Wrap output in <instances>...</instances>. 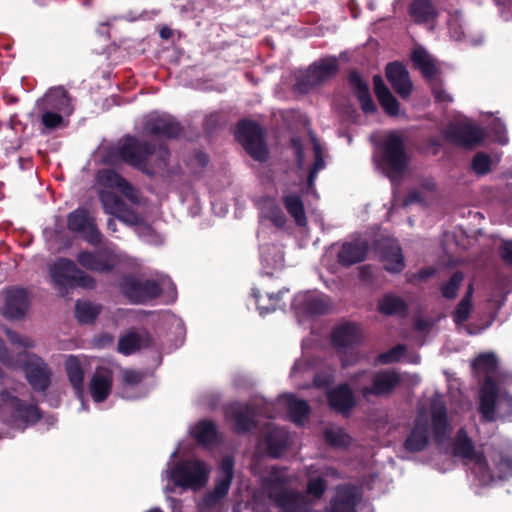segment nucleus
<instances>
[{
    "instance_id": "obj_1",
    "label": "nucleus",
    "mask_w": 512,
    "mask_h": 512,
    "mask_svg": "<svg viewBox=\"0 0 512 512\" xmlns=\"http://www.w3.org/2000/svg\"><path fill=\"white\" fill-rule=\"evenodd\" d=\"M473 367L484 377L478 406L482 422L496 421L500 412L512 417V375L499 372L497 358L492 353L479 355Z\"/></svg>"
},
{
    "instance_id": "obj_2",
    "label": "nucleus",
    "mask_w": 512,
    "mask_h": 512,
    "mask_svg": "<svg viewBox=\"0 0 512 512\" xmlns=\"http://www.w3.org/2000/svg\"><path fill=\"white\" fill-rule=\"evenodd\" d=\"M288 475L285 469L271 467L261 477L263 493L280 512H309L327 488L322 476L310 477L307 494L287 487Z\"/></svg>"
},
{
    "instance_id": "obj_3",
    "label": "nucleus",
    "mask_w": 512,
    "mask_h": 512,
    "mask_svg": "<svg viewBox=\"0 0 512 512\" xmlns=\"http://www.w3.org/2000/svg\"><path fill=\"white\" fill-rule=\"evenodd\" d=\"M454 453L467 460L473 481L479 486H488L496 480L512 476V447L487 452L494 465L492 470L486 457L476 453L472 440L462 428L458 431L453 445Z\"/></svg>"
},
{
    "instance_id": "obj_4",
    "label": "nucleus",
    "mask_w": 512,
    "mask_h": 512,
    "mask_svg": "<svg viewBox=\"0 0 512 512\" xmlns=\"http://www.w3.org/2000/svg\"><path fill=\"white\" fill-rule=\"evenodd\" d=\"M429 417H431L432 421L434 438L439 444L449 436L451 427L447 417L444 397L439 393H435L430 400L429 412L424 405H418L413 428L404 442V447L407 451L419 452L428 445L430 438Z\"/></svg>"
},
{
    "instance_id": "obj_5",
    "label": "nucleus",
    "mask_w": 512,
    "mask_h": 512,
    "mask_svg": "<svg viewBox=\"0 0 512 512\" xmlns=\"http://www.w3.org/2000/svg\"><path fill=\"white\" fill-rule=\"evenodd\" d=\"M117 155L127 164L147 173L167 167L169 151L162 143L156 147L133 136H127L116 147Z\"/></svg>"
},
{
    "instance_id": "obj_6",
    "label": "nucleus",
    "mask_w": 512,
    "mask_h": 512,
    "mask_svg": "<svg viewBox=\"0 0 512 512\" xmlns=\"http://www.w3.org/2000/svg\"><path fill=\"white\" fill-rule=\"evenodd\" d=\"M179 452L180 447H177L171 453L162 478L182 489L200 490L209 480L211 466L198 458L176 461Z\"/></svg>"
},
{
    "instance_id": "obj_7",
    "label": "nucleus",
    "mask_w": 512,
    "mask_h": 512,
    "mask_svg": "<svg viewBox=\"0 0 512 512\" xmlns=\"http://www.w3.org/2000/svg\"><path fill=\"white\" fill-rule=\"evenodd\" d=\"M0 362L15 368L23 366L26 378L35 391L44 392L50 385L51 372L47 364L37 355L25 351L12 355L0 339Z\"/></svg>"
},
{
    "instance_id": "obj_8",
    "label": "nucleus",
    "mask_w": 512,
    "mask_h": 512,
    "mask_svg": "<svg viewBox=\"0 0 512 512\" xmlns=\"http://www.w3.org/2000/svg\"><path fill=\"white\" fill-rule=\"evenodd\" d=\"M121 290L132 303L142 304L166 294L169 301L176 299V288L170 278L162 276L156 279L140 280L125 276L121 281Z\"/></svg>"
},
{
    "instance_id": "obj_9",
    "label": "nucleus",
    "mask_w": 512,
    "mask_h": 512,
    "mask_svg": "<svg viewBox=\"0 0 512 512\" xmlns=\"http://www.w3.org/2000/svg\"><path fill=\"white\" fill-rule=\"evenodd\" d=\"M378 158L382 169L392 181H395L396 177L404 172L407 166V154L400 132L393 131L385 137L379 147V155L375 156V160Z\"/></svg>"
},
{
    "instance_id": "obj_10",
    "label": "nucleus",
    "mask_w": 512,
    "mask_h": 512,
    "mask_svg": "<svg viewBox=\"0 0 512 512\" xmlns=\"http://www.w3.org/2000/svg\"><path fill=\"white\" fill-rule=\"evenodd\" d=\"M39 418L40 412L35 404H26L7 390L0 393V419L3 422L23 429Z\"/></svg>"
},
{
    "instance_id": "obj_11",
    "label": "nucleus",
    "mask_w": 512,
    "mask_h": 512,
    "mask_svg": "<svg viewBox=\"0 0 512 512\" xmlns=\"http://www.w3.org/2000/svg\"><path fill=\"white\" fill-rule=\"evenodd\" d=\"M292 147L299 170L307 172V184L310 189H313L317 173L326 166L323 149L314 137H311L305 145H302L299 139L294 138L292 139Z\"/></svg>"
},
{
    "instance_id": "obj_12",
    "label": "nucleus",
    "mask_w": 512,
    "mask_h": 512,
    "mask_svg": "<svg viewBox=\"0 0 512 512\" xmlns=\"http://www.w3.org/2000/svg\"><path fill=\"white\" fill-rule=\"evenodd\" d=\"M338 70V60L334 56L325 57L312 63L307 69L296 74L295 88L300 93H308L313 88L331 79Z\"/></svg>"
},
{
    "instance_id": "obj_13",
    "label": "nucleus",
    "mask_w": 512,
    "mask_h": 512,
    "mask_svg": "<svg viewBox=\"0 0 512 512\" xmlns=\"http://www.w3.org/2000/svg\"><path fill=\"white\" fill-rule=\"evenodd\" d=\"M235 136L247 153L257 161H265L268 156L262 129L254 122L242 120L238 123Z\"/></svg>"
},
{
    "instance_id": "obj_14",
    "label": "nucleus",
    "mask_w": 512,
    "mask_h": 512,
    "mask_svg": "<svg viewBox=\"0 0 512 512\" xmlns=\"http://www.w3.org/2000/svg\"><path fill=\"white\" fill-rule=\"evenodd\" d=\"M234 476V461L230 456L222 458L215 482V487L207 493L201 503L202 508H214L220 505L228 494Z\"/></svg>"
},
{
    "instance_id": "obj_15",
    "label": "nucleus",
    "mask_w": 512,
    "mask_h": 512,
    "mask_svg": "<svg viewBox=\"0 0 512 512\" xmlns=\"http://www.w3.org/2000/svg\"><path fill=\"white\" fill-rule=\"evenodd\" d=\"M412 61L423 76L431 82V89L438 102L449 103L452 96L445 91L442 84L435 78L437 68L434 58L422 47H416L412 52Z\"/></svg>"
},
{
    "instance_id": "obj_16",
    "label": "nucleus",
    "mask_w": 512,
    "mask_h": 512,
    "mask_svg": "<svg viewBox=\"0 0 512 512\" xmlns=\"http://www.w3.org/2000/svg\"><path fill=\"white\" fill-rule=\"evenodd\" d=\"M445 138L450 142L472 147L483 139V131L468 119L458 120L451 123L444 132Z\"/></svg>"
},
{
    "instance_id": "obj_17",
    "label": "nucleus",
    "mask_w": 512,
    "mask_h": 512,
    "mask_svg": "<svg viewBox=\"0 0 512 512\" xmlns=\"http://www.w3.org/2000/svg\"><path fill=\"white\" fill-rule=\"evenodd\" d=\"M77 262L83 268L94 272H109L120 263V256L108 248L97 251H81Z\"/></svg>"
},
{
    "instance_id": "obj_18",
    "label": "nucleus",
    "mask_w": 512,
    "mask_h": 512,
    "mask_svg": "<svg viewBox=\"0 0 512 512\" xmlns=\"http://www.w3.org/2000/svg\"><path fill=\"white\" fill-rule=\"evenodd\" d=\"M181 131L179 123L168 114L151 113L143 123V134L157 138H175Z\"/></svg>"
},
{
    "instance_id": "obj_19",
    "label": "nucleus",
    "mask_w": 512,
    "mask_h": 512,
    "mask_svg": "<svg viewBox=\"0 0 512 512\" xmlns=\"http://www.w3.org/2000/svg\"><path fill=\"white\" fill-rule=\"evenodd\" d=\"M99 198L105 213L115 216L128 225H138L141 222L140 216L112 191L107 189L100 190Z\"/></svg>"
},
{
    "instance_id": "obj_20",
    "label": "nucleus",
    "mask_w": 512,
    "mask_h": 512,
    "mask_svg": "<svg viewBox=\"0 0 512 512\" xmlns=\"http://www.w3.org/2000/svg\"><path fill=\"white\" fill-rule=\"evenodd\" d=\"M67 222L69 230L79 233L89 244H100L101 234L95 225L94 219L86 209L79 208L71 212Z\"/></svg>"
},
{
    "instance_id": "obj_21",
    "label": "nucleus",
    "mask_w": 512,
    "mask_h": 512,
    "mask_svg": "<svg viewBox=\"0 0 512 512\" xmlns=\"http://www.w3.org/2000/svg\"><path fill=\"white\" fill-rule=\"evenodd\" d=\"M330 304V299L325 294L318 291H307L298 293L291 305L299 313L314 316L324 314Z\"/></svg>"
},
{
    "instance_id": "obj_22",
    "label": "nucleus",
    "mask_w": 512,
    "mask_h": 512,
    "mask_svg": "<svg viewBox=\"0 0 512 512\" xmlns=\"http://www.w3.org/2000/svg\"><path fill=\"white\" fill-rule=\"evenodd\" d=\"M399 382L400 378L396 372L383 370L372 376L371 385L362 386L359 388V391L364 398L383 396L390 394Z\"/></svg>"
},
{
    "instance_id": "obj_23",
    "label": "nucleus",
    "mask_w": 512,
    "mask_h": 512,
    "mask_svg": "<svg viewBox=\"0 0 512 512\" xmlns=\"http://www.w3.org/2000/svg\"><path fill=\"white\" fill-rule=\"evenodd\" d=\"M35 106L69 116L74 111L72 100L68 95V92L62 86L48 89L43 97L36 101Z\"/></svg>"
},
{
    "instance_id": "obj_24",
    "label": "nucleus",
    "mask_w": 512,
    "mask_h": 512,
    "mask_svg": "<svg viewBox=\"0 0 512 512\" xmlns=\"http://www.w3.org/2000/svg\"><path fill=\"white\" fill-rule=\"evenodd\" d=\"M97 182L105 189H118L123 196L133 204L141 201L138 191L131 186L122 176L111 169H102L97 173Z\"/></svg>"
},
{
    "instance_id": "obj_25",
    "label": "nucleus",
    "mask_w": 512,
    "mask_h": 512,
    "mask_svg": "<svg viewBox=\"0 0 512 512\" xmlns=\"http://www.w3.org/2000/svg\"><path fill=\"white\" fill-rule=\"evenodd\" d=\"M29 307V295L23 288H10L5 292V304L1 314L8 319L23 318Z\"/></svg>"
},
{
    "instance_id": "obj_26",
    "label": "nucleus",
    "mask_w": 512,
    "mask_h": 512,
    "mask_svg": "<svg viewBox=\"0 0 512 512\" xmlns=\"http://www.w3.org/2000/svg\"><path fill=\"white\" fill-rule=\"evenodd\" d=\"M113 374L109 368L99 367L88 385L89 393L95 403L104 402L112 391Z\"/></svg>"
},
{
    "instance_id": "obj_27",
    "label": "nucleus",
    "mask_w": 512,
    "mask_h": 512,
    "mask_svg": "<svg viewBox=\"0 0 512 512\" xmlns=\"http://www.w3.org/2000/svg\"><path fill=\"white\" fill-rule=\"evenodd\" d=\"M141 348L159 349V346L149 333L144 330H130L119 339L118 350L124 355H130Z\"/></svg>"
},
{
    "instance_id": "obj_28",
    "label": "nucleus",
    "mask_w": 512,
    "mask_h": 512,
    "mask_svg": "<svg viewBox=\"0 0 512 512\" xmlns=\"http://www.w3.org/2000/svg\"><path fill=\"white\" fill-rule=\"evenodd\" d=\"M78 268L69 259L60 258L50 266V276L54 285L62 289L74 286L75 276Z\"/></svg>"
},
{
    "instance_id": "obj_29",
    "label": "nucleus",
    "mask_w": 512,
    "mask_h": 512,
    "mask_svg": "<svg viewBox=\"0 0 512 512\" xmlns=\"http://www.w3.org/2000/svg\"><path fill=\"white\" fill-rule=\"evenodd\" d=\"M360 499L358 488L350 485L339 486L326 512H356L355 507Z\"/></svg>"
},
{
    "instance_id": "obj_30",
    "label": "nucleus",
    "mask_w": 512,
    "mask_h": 512,
    "mask_svg": "<svg viewBox=\"0 0 512 512\" xmlns=\"http://www.w3.org/2000/svg\"><path fill=\"white\" fill-rule=\"evenodd\" d=\"M226 414L239 433L249 431L255 424L256 411L253 405L233 403L227 408Z\"/></svg>"
},
{
    "instance_id": "obj_31",
    "label": "nucleus",
    "mask_w": 512,
    "mask_h": 512,
    "mask_svg": "<svg viewBox=\"0 0 512 512\" xmlns=\"http://www.w3.org/2000/svg\"><path fill=\"white\" fill-rule=\"evenodd\" d=\"M361 339V328L353 323H341L333 329L331 334L332 343L337 349L353 348Z\"/></svg>"
},
{
    "instance_id": "obj_32",
    "label": "nucleus",
    "mask_w": 512,
    "mask_h": 512,
    "mask_svg": "<svg viewBox=\"0 0 512 512\" xmlns=\"http://www.w3.org/2000/svg\"><path fill=\"white\" fill-rule=\"evenodd\" d=\"M386 77L400 97L405 99L410 95L412 83L403 65L397 62L388 64L386 67Z\"/></svg>"
},
{
    "instance_id": "obj_33",
    "label": "nucleus",
    "mask_w": 512,
    "mask_h": 512,
    "mask_svg": "<svg viewBox=\"0 0 512 512\" xmlns=\"http://www.w3.org/2000/svg\"><path fill=\"white\" fill-rule=\"evenodd\" d=\"M368 242L364 238L345 242L338 253V261L344 266H350L365 259L368 251Z\"/></svg>"
},
{
    "instance_id": "obj_34",
    "label": "nucleus",
    "mask_w": 512,
    "mask_h": 512,
    "mask_svg": "<svg viewBox=\"0 0 512 512\" xmlns=\"http://www.w3.org/2000/svg\"><path fill=\"white\" fill-rule=\"evenodd\" d=\"M289 438L286 429L275 427L273 424L269 423L264 436V443L268 454L272 457H279L288 447Z\"/></svg>"
},
{
    "instance_id": "obj_35",
    "label": "nucleus",
    "mask_w": 512,
    "mask_h": 512,
    "mask_svg": "<svg viewBox=\"0 0 512 512\" xmlns=\"http://www.w3.org/2000/svg\"><path fill=\"white\" fill-rule=\"evenodd\" d=\"M144 376V373L137 370H123V386L121 389V397L128 400L144 397L147 394V391L141 386Z\"/></svg>"
},
{
    "instance_id": "obj_36",
    "label": "nucleus",
    "mask_w": 512,
    "mask_h": 512,
    "mask_svg": "<svg viewBox=\"0 0 512 512\" xmlns=\"http://www.w3.org/2000/svg\"><path fill=\"white\" fill-rule=\"evenodd\" d=\"M381 258L384 268L391 273H399L404 269V257L396 240L388 239L381 246Z\"/></svg>"
},
{
    "instance_id": "obj_37",
    "label": "nucleus",
    "mask_w": 512,
    "mask_h": 512,
    "mask_svg": "<svg viewBox=\"0 0 512 512\" xmlns=\"http://www.w3.org/2000/svg\"><path fill=\"white\" fill-rule=\"evenodd\" d=\"M65 369L75 395L81 401V409L87 411L88 405L84 399L83 388L84 374L80 360L76 356H69L65 362Z\"/></svg>"
},
{
    "instance_id": "obj_38",
    "label": "nucleus",
    "mask_w": 512,
    "mask_h": 512,
    "mask_svg": "<svg viewBox=\"0 0 512 512\" xmlns=\"http://www.w3.org/2000/svg\"><path fill=\"white\" fill-rule=\"evenodd\" d=\"M327 399L330 407L342 414H348L355 405L354 394L347 384L327 391Z\"/></svg>"
},
{
    "instance_id": "obj_39",
    "label": "nucleus",
    "mask_w": 512,
    "mask_h": 512,
    "mask_svg": "<svg viewBox=\"0 0 512 512\" xmlns=\"http://www.w3.org/2000/svg\"><path fill=\"white\" fill-rule=\"evenodd\" d=\"M33 114L40 122L39 130L42 134H48L56 129L66 127L67 122L65 119L69 117V115L37 106H35Z\"/></svg>"
},
{
    "instance_id": "obj_40",
    "label": "nucleus",
    "mask_w": 512,
    "mask_h": 512,
    "mask_svg": "<svg viewBox=\"0 0 512 512\" xmlns=\"http://www.w3.org/2000/svg\"><path fill=\"white\" fill-rule=\"evenodd\" d=\"M448 26L451 38H453L456 41H461L471 46L481 45L484 41V37L481 33H465L462 26V16L458 12H455L454 14L450 15V18L448 20Z\"/></svg>"
},
{
    "instance_id": "obj_41",
    "label": "nucleus",
    "mask_w": 512,
    "mask_h": 512,
    "mask_svg": "<svg viewBox=\"0 0 512 512\" xmlns=\"http://www.w3.org/2000/svg\"><path fill=\"white\" fill-rule=\"evenodd\" d=\"M287 292V289H282L277 294L265 293L263 295L259 289L253 288L252 295L256 301L257 309L259 310L260 315H265L275 311L276 309L284 308L286 305L282 301V296Z\"/></svg>"
},
{
    "instance_id": "obj_42",
    "label": "nucleus",
    "mask_w": 512,
    "mask_h": 512,
    "mask_svg": "<svg viewBox=\"0 0 512 512\" xmlns=\"http://www.w3.org/2000/svg\"><path fill=\"white\" fill-rule=\"evenodd\" d=\"M278 404L287 408L291 420L298 425L304 423L310 412L306 401L297 399L291 394L279 397Z\"/></svg>"
},
{
    "instance_id": "obj_43",
    "label": "nucleus",
    "mask_w": 512,
    "mask_h": 512,
    "mask_svg": "<svg viewBox=\"0 0 512 512\" xmlns=\"http://www.w3.org/2000/svg\"><path fill=\"white\" fill-rule=\"evenodd\" d=\"M473 285L470 284L468 289L462 298V300L458 303L453 312V321L459 330H464L467 334L472 335L475 332L472 331L467 325L466 322L470 317L472 311V296H473Z\"/></svg>"
},
{
    "instance_id": "obj_44",
    "label": "nucleus",
    "mask_w": 512,
    "mask_h": 512,
    "mask_svg": "<svg viewBox=\"0 0 512 512\" xmlns=\"http://www.w3.org/2000/svg\"><path fill=\"white\" fill-rule=\"evenodd\" d=\"M259 218L261 225L266 221L271 222L277 228H283L286 223V216L275 200L267 198L260 203Z\"/></svg>"
},
{
    "instance_id": "obj_45",
    "label": "nucleus",
    "mask_w": 512,
    "mask_h": 512,
    "mask_svg": "<svg viewBox=\"0 0 512 512\" xmlns=\"http://www.w3.org/2000/svg\"><path fill=\"white\" fill-rule=\"evenodd\" d=\"M373 82L375 94L385 112L391 116L398 115L399 103L385 85L382 77L379 75L374 76Z\"/></svg>"
},
{
    "instance_id": "obj_46",
    "label": "nucleus",
    "mask_w": 512,
    "mask_h": 512,
    "mask_svg": "<svg viewBox=\"0 0 512 512\" xmlns=\"http://www.w3.org/2000/svg\"><path fill=\"white\" fill-rule=\"evenodd\" d=\"M348 81L357 96L363 111L365 113H373L376 110V105L371 98L368 85L355 72L349 75Z\"/></svg>"
},
{
    "instance_id": "obj_47",
    "label": "nucleus",
    "mask_w": 512,
    "mask_h": 512,
    "mask_svg": "<svg viewBox=\"0 0 512 512\" xmlns=\"http://www.w3.org/2000/svg\"><path fill=\"white\" fill-rule=\"evenodd\" d=\"M191 433L200 444L205 446H212L219 440L215 424L208 420L198 422Z\"/></svg>"
},
{
    "instance_id": "obj_48",
    "label": "nucleus",
    "mask_w": 512,
    "mask_h": 512,
    "mask_svg": "<svg viewBox=\"0 0 512 512\" xmlns=\"http://www.w3.org/2000/svg\"><path fill=\"white\" fill-rule=\"evenodd\" d=\"M261 262L264 267L274 270L284 266V254L277 245H263L260 248Z\"/></svg>"
},
{
    "instance_id": "obj_49",
    "label": "nucleus",
    "mask_w": 512,
    "mask_h": 512,
    "mask_svg": "<svg viewBox=\"0 0 512 512\" xmlns=\"http://www.w3.org/2000/svg\"><path fill=\"white\" fill-rule=\"evenodd\" d=\"M101 308L99 304L87 300H78L75 304V315L79 322L89 324L98 317Z\"/></svg>"
},
{
    "instance_id": "obj_50",
    "label": "nucleus",
    "mask_w": 512,
    "mask_h": 512,
    "mask_svg": "<svg viewBox=\"0 0 512 512\" xmlns=\"http://www.w3.org/2000/svg\"><path fill=\"white\" fill-rule=\"evenodd\" d=\"M283 202L286 210L294 218L295 222L299 226H304L307 222L304 205L300 196L295 194H288L284 196Z\"/></svg>"
},
{
    "instance_id": "obj_51",
    "label": "nucleus",
    "mask_w": 512,
    "mask_h": 512,
    "mask_svg": "<svg viewBox=\"0 0 512 512\" xmlns=\"http://www.w3.org/2000/svg\"><path fill=\"white\" fill-rule=\"evenodd\" d=\"M410 14L417 22H428L435 17L436 11L429 0H414Z\"/></svg>"
},
{
    "instance_id": "obj_52",
    "label": "nucleus",
    "mask_w": 512,
    "mask_h": 512,
    "mask_svg": "<svg viewBox=\"0 0 512 512\" xmlns=\"http://www.w3.org/2000/svg\"><path fill=\"white\" fill-rule=\"evenodd\" d=\"M381 313L386 315L403 314L406 311L405 302L398 296L387 294L378 304Z\"/></svg>"
},
{
    "instance_id": "obj_53",
    "label": "nucleus",
    "mask_w": 512,
    "mask_h": 512,
    "mask_svg": "<svg viewBox=\"0 0 512 512\" xmlns=\"http://www.w3.org/2000/svg\"><path fill=\"white\" fill-rule=\"evenodd\" d=\"M326 441L337 448H345L350 442V436L339 426H329L324 431Z\"/></svg>"
},
{
    "instance_id": "obj_54",
    "label": "nucleus",
    "mask_w": 512,
    "mask_h": 512,
    "mask_svg": "<svg viewBox=\"0 0 512 512\" xmlns=\"http://www.w3.org/2000/svg\"><path fill=\"white\" fill-rule=\"evenodd\" d=\"M464 275L461 272H455L450 279L441 286L442 296L446 299H453L462 284Z\"/></svg>"
},
{
    "instance_id": "obj_55",
    "label": "nucleus",
    "mask_w": 512,
    "mask_h": 512,
    "mask_svg": "<svg viewBox=\"0 0 512 512\" xmlns=\"http://www.w3.org/2000/svg\"><path fill=\"white\" fill-rule=\"evenodd\" d=\"M491 158L483 152H478L472 159L471 168L478 175H485L491 169Z\"/></svg>"
},
{
    "instance_id": "obj_56",
    "label": "nucleus",
    "mask_w": 512,
    "mask_h": 512,
    "mask_svg": "<svg viewBox=\"0 0 512 512\" xmlns=\"http://www.w3.org/2000/svg\"><path fill=\"white\" fill-rule=\"evenodd\" d=\"M490 131L495 137V140L501 144L506 145L509 142V138L507 136L506 126L505 124L499 119L494 118L490 124H489Z\"/></svg>"
},
{
    "instance_id": "obj_57",
    "label": "nucleus",
    "mask_w": 512,
    "mask_h": 512,
    "mask_svg": "<svg viewBox=\"0 0 512 512\" xmlns=\"http://www.w3.org/2000/svg\"><path fill=\"white\" fill-rule=\"evenodd\" d=\"M405 351H406V346L403 344H398L395 347H393L392 349H390L389 351L378 355L377 362L383 363V364H388V363L398 361L399 359L404 357Z\"/></svg>"
},
{
    "instance_id": "obj_58",
    "label": "nucleus",
    "mask_w": 512,
    "mask_h": 512,
    "mask_svg": "<svg viewBox=\"0 0 512 512\" xmlns=\"http://www.w3.org/2000/svg\"><path fill=\"white\" fill-rule=\"evenodd\" d=\"M5 334L8 338V340L10 341V343L15 346H18V347H21L24 349L32 348L34 346V342L30 338L20 335L19 333L15 332L11 329L6 328Z\"/></svg>"
},
{
    "instance_id": "obj_59",
    "label": "nucleus",
    "mask_w": 512,
    "mask_h": 512,
    "mask_svg": "<svg viewBox=\"0 0 512 512\" xmlns=\"http://www.w3.org/2000/svg\"><path fill=\"white\" fill-rule=\"evenodd\" d=\"M338 350L341 353L340 360L343 368L357 364L362 358V355L359 352L353 351L352 348Z\"/></svg>"
},
{
    "instance_id": "obj_60",
    "label": "nucleus",
    "mask_w": 512,
    "mask_h": 512,
    "mask_svg": "<svg viewBox=\"0 0 512 512\" xmlns=\"http://www.w3.org/2000/svg\"><path fill=\"white\" fill-rule=\"evenodd\" d=\"M140 236L143 240L149 244L159 245L163 242V239L160 235H157L150 227L141 226L138 228Z\"/></svg>"
},
{
    "instance_id": "obj_61",
    "label": "nucleus",
    "mask_w": 512,
    "mask_h": 512,
    "mask_svg": "<svg viewBox=\"0 0 512 512\" xmlns=\"http://www.w3.org/2000/svg\"><path fill=\"white\" fill-rule=\"evenodd\" d=\"M334 379V370L328 369L325 371L318 372L314 377V384L316 387H328Z\"/></svg>"
},
{
    "instance_id": "obj_62",
    "label": "nucleus",
    "mask_w": 512,
    "mask_h": 512,
    "mask_svg": "<svg viewBox=\"0 0 512 512\" xmlns=\"http://www.w3.org/2000/svg\"><path fill=\"white\" fill-rule=\"evenodd\" d=\"M74 286L93 288L95 286V281L91 276L78 269V272L75 276Z\"/></svg>"
},
{
    "instance_id": "obj_63",
    "label": "nucleus",
    "mask_w": 512,
    "mask_h": 512,
    "mask_svg": "<svg viewBox=\"0 0 512 512\" xmlns=\"http://www.w3.org/2000/svg\"><path fill=\"white\" fill-rule=\"evenodd\" d=\"M433 321L425 318H418L415 321V328L419 332H429L433 327Z\"/></svg>"
},
{
    "instance_id": "obj_64",
    "label": "nucleus",
    "mask_w": 512,
    "mask_h": 512,
    "mask_svg": "<svg viewBox=\"0 0 512 512\" xmlns=\"http://www.w3.org/2000/svg\"><path fill=\"white\" fill-rule=\"evenodd\" d=\"M501 255L506 262L512 264V241H507L502 244Z\"/></svg>"
}]
</instances>
